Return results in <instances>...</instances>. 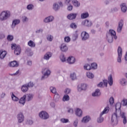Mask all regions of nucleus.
Listing matches in <instances>:
<instances>
[{
  "label": "nucleus",
  "mask_w": 127,
  "mask_h": 127,
  "mask_svg": "<svg viewBox=\"0 0 127 127\" xmlns=\"http://www.w3.org/2000/svg\"><path fill=\"white\" fill-rule=\"evenodd\" d=\"M121 108H122V104L120 102L116 103L115 106L116 112L112 114L111 119V123H112L113 125H118V119H119L120 117H121L122 119H123V122L124 125H126L127 123L126 113H122Z\"/></svg>",
  "instance_id": "nucleus-1"
},
{
  "label": "nucleus",
  "mask_w": 127,
  "mask_h": 127,
  "mask_svg": "<svg viewBox=\"0 0 127 127\" xmlns=\"http://www.w3.org/2000/svg\"><path fill=\"white\" fill-rule=\"evenodd\" d=\"M11 16V13L9 10L2 11L0 14V21H4L7 20Z\"/></svg>",
  "instance_id": "nucleus-2"
},
{
  "label": "nucleus",
  "mask_w": 127,
  "mask_h": 127,
  "mask_svg": "<svg viewBox=\"0 0 127 127\" xmlns=\"http://www.w3.org/2000/svg\"><path fill=\"white\" fill-rule=\"evenodd\" d=\"M11 49L14 50V53L15 55H19L21 53V48L19 45H17L16 44L11 45Z\"/></svg>",
  "instance_id": "nucleus-3"
},
{
  "label": "nucleus",
  "mask_w": 127,
  "mask_h": 127,
  "mask_svg": "<svg viewBox=\"0 0 127 127\" xmlns=\"http://www.w3.org/2000/svg\"><path fill=\"white\" fill-rule=\"evenodd\" d=\"M39 116L41 119L42 120H47L49 118V115H48V113L45 111H42L41 112Z\"/></svg>",
  "instance_id": "nucleus-4"
},
{
  "label": "nucleus",
  "mask_w": 127,
  "mask_h": 127,
  "mask_svg": "<svg viewBox=\"0 0 127 127\" xmlns=\"http://www.w3.org/2000/svg\"><path fill=\"white\" fill-rule=\"evenodd\" d=\"M118 58L117 59V61L118 63H122V56L123 55V50L122 48L119 47L118 49Z\"/></svg>",
  "instance_id": "nucleus-5"
},
{
  "label": "nucleus",
  "mask_w": 127,
  "mask_h": 127,
  "mask_svg": "<svg viewBox=\"0 0 127 127\" xmlns=\"http://www.w3.org/2000/svg\"><path fill=\"white\" fill-rule=\"evenodd\" d=\"M81 37L82 40L85 41L86 40H88L89 39V37H90V35L86 32H82L81 34Z\"/></svg>",
  "instance_id": "nucleus-6"
},
{
  "label": "nucleus",
  "mask_w": 127,
  "mask_h": 127,
  "mask_svg": "<svg viewBox=\"0 0 127 127\" xmlns=\"http://www.w3.org/2000/svg\"><path fill=\"white\" fill-rule=\"evenodd\" d=\"M17 118L18 123L19 124H21V123H23V122H24V116L23 115V114L21 113H19L17 115Z\"/></svg>",
  "instance_id": "nucleus-7"
},
{
  "label": "nucleus",
  "mask_w": 127,
  "mask_h": 127,
  "mask_svg": "<svg viewBox=\"0 0 127 127\" xmlns=\"http://www.w3.org/2000/svg\"><path fill=\"white\" fill-rule=\"evenodd\" d=\"M87 89V85L85 83H81L79 84L77 86V90L78 92H81V91H85Z\"/></svg>",
  "instance_id": "nucleus-8"
},
{
  "label": "nucleus",
  "mask_w": 127,
  "mask_h": 127,
  "mask_svg": "<svg viewBox=\"0 0 127 127\" xmlns=\"http://www.w3.org/2000/svg\"><path fill=\"white\" fill-rule=\"evenodd\" d=\"M123 26H124V21L121 20L118 23V26L117 27V32L118 33H121V32H122Z\"/></svg>",
  "instance_id": "nucleus-9"
},
{
  "label": "nucleus",
  "mask_w": 127,
  "mask_h": 127,
  "mask_svg": "<svg viewBox=\"0 0 127 127\" xmlns=\"http://www.w3.org/2000/svg\"><path fill=\"white\" fill-rule=\"evenodd\" d=\"M107 35H110V36L113 37L114 39L115 40L118 38L116 31H115V30H112V29L109 30V31L107 34Z\"/></svg>",
  "instance_id": "nucleus-10"
},
{
  "label": "nucleus",
  "mask_w": 127,
  "mask_h": 127,
  "mask_svg": "<svg viewBox=\"0 0 127 127\" xmlns=\"http://www.w3.org/2000/svg\"><path fill=\"white\" fill-rule=\"evenodd\" d=\"M53 20H54V17L53 16H49L44 19L43 22L45 23H49V22H52Z\"/></svg>",
  "instance_id": "nucleus-11"
},
{
  "label": "nucleus",
  "mask_w": 127,
  "mask_h": 127,
  "mask_svg": "<svg viewBox=\"0 0 127 127\" xmlns=\"http://www.w3.org/2000/svg\"><path fill=\"white\" fill-rule=\"evenodd\" d=\"M19 23H20V20L19 19H16L13 20L11 26V28H12L13 29L15 28V26H16L17 24H19Z\"/></svg>",
  "instance_id": "nucleus-12"
},
{
  "label": "nucleus",
  "mask_w": 127,
  "mask_h": 127,
  "mask_svg": "<svg viewBox=\"0 0 127 127\" xmlns=\"http://www.w3.org/2000/svg\"><path fill=\"white\" fill-rule=\"evenodd\" d=\"M77 13H71L67 16V18L70 20H73V19H76L77 15Z\"/></svg>",
  "instance_id": "nucleus-13"
},
{
  "label": "nucleus",
  "mask_w": 127,
  "mask_h": 127,
  "mask_svg": "<svg viewBox=\"0 0 127 127\" xmlns=\"http://www.w3.org/2000/svg\"><path fill=\"white\" fill-rule=\"evenodd\" d=\"M60 48L62 52H66L68 51V47H67V45H66V44H62L60 47Z\"/></svg>",
  "instance_id": "nucleus-14"
},
{
  "label": "nucleus",
  "mask_w": 127,
  "mask_h": 127,
  "mask_svg": "<svg viewBox=\"0 0 127 127\" xmlns=\"http://www.w3.org/2000/svg\"><path fill=\"white\" fill-rule=\"evenodd\" d=\"M104 85L108 87V80H103V82H100L98 84H97V87H100V88H103V86Z\"/></svg>",
  "instance_id": "nucleus-15"
},
{
  "label": "nucleus",
  "mask_w": 127,
  "mask_h": 127,
  "mask_svg": "<svg viewBox=\"0 0 127 127\" xmlns=\"http://www.w3.org/2000/svg\"><path fill=\"white\" fill-rule=\"evenodd\" d=\"M67 61L69 64H74L76 61V59L74 57L70 56L68 58Z\"/></svg>",
  "instance_id": "nucleus-16"
},
{
  "label": "nucleus",
  "mask_w": 127,
  "mask_h": 127,
  "mask_svg": "<svg viewBox=\"0 0 127 127\" xmlns=\"http://www.w3.org/2000/svg\"><path fill=\"white\" fill-rule=\"evenodd\" d=\"M91 121V117L89 116H86L82 118L81 120V123L83 124H87V123H89Z\"/></svg>",
  "instance_id": "nucleus-17"
},
{
  "label": "nucleus",
  "mask_w": 127,
  "mask_h": 127,
  "mask_svg": "<svg viewBox=\"0 0 127 127\" xmlns=\"http://www.w3.org/2000/svg\"><path fill=\"white\" fill-rule=\"evenodd\" d=\"M50 74H51V71L49 69L47 70L46 72L43 73L44 75L42 77V80H44L45 78H48Z\"/></svg>",
  "instance_id": "nucleus-18"
},
{
  "label": "nucleus",
  "mask_w": 127,
  "mask_h": 127,
  "mask_svg": "<svg viewBox=\"0 0 127 127\" xmlns=\"http://www.w3.org/2000/svg\"><path fill=\"white\" fill-rule=\"evenodd\" d=\"M82 25H85V26H88L90 27L92 26V22L89 21V20H85V21L82 22Z\"/></svg>",
  "instance_id": "nucleus-19"
},
{
  "label": "nucleus",
  "mask_w": 127,
  "mask_h": 127,
  "mask_svg": "<svg viewBox=\"0 0 127 127\" xmlns=\"http://www.w3.org/2000/svg\"><path fill=\"white\" fill-rule=\"evenodd\" d=\"M92 97H100L101 96V92L100 89H96L94 92L92 94Z\"/></svg>",
  "instance_id": "nucleus-20"
},
{
  "label": "nucleus",
  "mask_w": 127,
  "mask_h": 127,
  "mask_svg": "<svg viewBox=\"0 0 127 127\" xmlns=\"http://www.w3.org/2000/svg\"><path fill=\"white\" fill-rule=\"evenodd\" d=\"M19 64H18V63L17 62L14 61L13 62H11L9 64V66L10 67H18V65Z\"/></svg>",
  "instance_id": "nucleus-21"
},
{
  "label": "nucleus",
  "mask_w": 127,
  "mask_h": 127,
  "mask_svg": "<svg viewBox=\"0 0 127 127\" xmlns=\"http://www.w3.org/2000/svg\"><path fill=\"white\" fill-rule=\"evenodd\" d=\"M7 53L5 51L0 50V59H4L5 56H6V54Z\"/></svg>",
  "instance_id": "nucleus-22"
},
{
  "label": "nucleus",
  "mask_w": 127,
  "mask_h": 127,
  "mask_svg": "<svg viewBox=\"0 0 127 127\" xmlns=\"http://www.w3.org/2000/svg\"><path fill=\"white\" fill-rule=\"evenodd\" d=\"M121 10L122 12H127V4L123 3L121 4Z\"/></svg>",
  "instance_id": "nucleus-23"
},
{
  "label": "nucleus",
  "mask_w": 127,
  "mask_h": 127,
  "mask_svg": "<svg viewBox=\"0 0 127 127\" xmlns=\"http://www.w3.org/2000/svg\"><path fill=\"white\" fill-rule=\"evenodd\" d=\"M52 57V53L50 52H47L44 56V59L45 60H48L49 59H50L51 57Z\"/></svg>",
  "instance_id": "nucleus-24"
},
{
  "label": "nucleus",
  "mask_w": 127,
  "mask_h": 127,
  "mask_svg": "<svg viewBox=\"0 0 127 127\" xmlns=\"http://www.w3.org/2000/svg\"><path fill=\"white\" fill-rule=\"evenodd\" d=\"M25 101H26V95H24L22 97H21L19 101V104H22V105H24L25 104Z\"/></svg>",
  "instance_id": "nucleus-25"
},
{
  "label": "nucleus",
  "mask_w": 127,
  "mask_h": 127,
  "mask_svg": "<svg viewBox=\"0 0 127 127\" xmlns=\"http://www.w3.org/2000/svg\"><path fill=\"white\" fill-rule=\"evenodd\" d=\"M33 99V94H29L26 96V100L27 102H30Z\"/></svg>",
  "instance_id": "nucleus-26"
},
{
  "label": "nucleus",
  "mask_w": 127,
  "mask_h": 127,
  "mask_svg": "<svg viewBox=\"0 0 127 127\" xmlns=\"http://www.w3.org/2000/svg\"><path fill=\"white\" fill-rule=\"evenodd\" d=\"M83 114V112L81 109L77 108L75 111V115L77 116V117H82V115Z\"/></svg>",
  "instance_id": "nucleus-27"
},
{
  "label": "nucleus",
  "mask_w": 127,
  "mask_h": 127,
  "mask_svg": "<svg viewBox=\"0 0 127 127\" xmlns=\"http://www.w3.org/2000/svg\"><path fill=\"white\" fill-rule=\"evenodd\" d=\"M25 53L28 55V56H32V55H33V52L31 51V49L29 48L26 49Z\"/></svg>",
  "instance_id": "nucleus-28"
},
{
  "label": "nucleus",
  "mask_w": 127,
  "mask_h": 127,
  "mask_svg": "<svg viewBox=\"0 0 127 127\" xmlns=\"http://www.w3.org/2000/svg\"><path fill=\"white\" fill-rule=\"evenodd\" d=\"M21 90L23 93H26L28 91V87L26 84L23 85Z\"/></svg>",
  "instance_id": "nucleus-29"
},
{
  "label": "nucleus",
  "mask_w": 127,
  "mask_h": 127,
  "mask_svg": "<svg viewBox=\"0 0 127 127\" xmlns=\"http://www.w3.org/2000/svg\"><path fill=\"white\" fill-rule=\"evenodd\" d=\"M72 3L74 6L76 7H79V6H80V2L78 1L77 0H72Z\"/></svg>",
  "instance_id": "nucleus-30"
},
{
  "label": "nucleus",
  "mask_w": 127,
  "mask_h": 127,
  "mask_svg": "<svg viewBox=\"0 0 127 127\" xmlns=\"http://www.w3.org/2000/svg\"><path fill=\"white\" fill-rule=\"evenodd\" d=\"M107 40L109 43H113V41H114V37L110 36V35H107Z\"/></svg>",
  "instance_id": "nucleus-31"
},
{
  "label": "nucleus",
  "mask_w": 127,
  "mask_h": 127,
  "mask_svg": "<svg viewBox=\"0 0 127 127\" xmlns=\"http://www.w3.org/2000/svg\"><path fill=\"white\" fill-rule=\"evenodd\" d=\"M97 122L98 124H101L104 122V117H103V115L100 114L99 118L97 119Z\"/></svg>",
  "instance_id": "nucleus-32"
},
{
  "label": "nucleus",
  "mask_w": 127,
  "mask_h": 127,
  "mask_svg": "<svg viewBox=\"0 0 127 127\" xmlns=\"http://www.w3.org/2000/svg\"><path fill=\"white\" fill-rule=\"evenodd\" d=\"M78 35L79 34H78V30L75 31L74 34L72 36V40L73 41L77 40Z\"/></svg>",
  "instance_id": "nucleus-33"
},
{
  "label": "nucleus",
  "mask_w": 127,
  "mask_h": 127,
  "mask_svg": "<svg viewBox=\"0 0 127 127\" xmlns=\"http://www.w3.org/2000/svg\"><path fill=\"white\" fill-rule=\"evenodd\" d=\"M120 84L122 86H126L127 84V79L123 78L120 80Z\"/></svg>",
  "instance_id": "nucleus-34"
},
{
  "label": "nucleus",
  "mask_w": 127,
  "mask_h": 127,
  "mask_svg": "<svg viewBox=\"0 0 127 127\" xmlns=\"http://www.w3.org/2000/svg\"><path fill=\"white\" fill-rule=\"evenodd\" d=\"M60 7L59 5L57 3H54L53 5V9L55 10V11H57L59 10Z\"/></svg>",
  "instance_id": "nucleus-35"
},
{
  "label": "nucleus",
  "mask_w": 127,
  "mask_h": 127,
  "mask_svg": "<svg viewBox=\"0 0 127 127\" xmlns=\"http://www.w3.org/2000/svg\"><path fill=\"white\" fill-rule=\"evenodd\" d=\"M108 83L110 86L113 85V76H112V74L109 75L108 76Z\"/></svg>",
  "instance_id": "nucleus-36"
},
{
  "label": "nucleus",
  "mask_w": 127,
  "mask_h": 127,
  "mask_svg": "<svg viewBox=\"0 0 127 127\" xmlns=\"http://www.w3.org/2000/svg\"><path fill=\"white\" fill-rule=\"evenodd\" d=\"M69 100H70V97H69V95H68V94H65L64 95L63 97V102H67Z\"/></svg>",
  "instance_id": "nucleus-37"
},
{
  "label": "nucleus",
  "mask_w": 127,
  "mask_h": 127,
  "mask_svg": "<svg viewBox=\"0 0 127 127\" xmlns=\"http://www.w3.org/2000/svg\"><path fill=\"white\" fill-rule=\"evenodd\" d=\"M109 107H106L105 108L104 110L100 113V115L103 116V115H105V114H108L109 113Z\"/></svg>",
  "instance_id": "nucleus-38"
},
{
  "label": "nucleus",
  "mask_w": 127,
  "mask_h": 127,
  "mask_svg": "<svg viewBox=\"0 0 127 127\" xmlns=\"http://www.w3.org/2000/svg\"><path fill=\"white\" fill-rule=\"evenodd\" d=\"M86 76L87 78H89V79H93L94 77L93 73L90 72H86Z\"/></svg>",
  "instance_id": "nucleus-39"
},
{
  "label": "nucleus",
  "mask_w": 127,
  "mask_h": 127,
  "mask_svg": "<svg viewBox=\"0 0 127 127\" xmlns=\"http://www.w3.org/2000/svg\"><path fill=\"white\" fill-rule=\"evenodd\" d=\"M87 17H89V13H83L81 14V18H82V19L87 18Z\"/></svg>",
  "instance_id": "nucleus-40"
},
{
  "label": "nucleus",
  "mask_w": 127,
  "mask_h": 127,
  "mask_svg": "<svg viewBox=\"0 0 127 127\" xmlns=\"http://www.w3.org/2000/svg\"><path fill=\"white\" fill-rule=\"evenodd\" d=\"M28 45L30 46V47H35V43L33 42L32 40H30L28 43Z\"/></svg>",
  "instance_id": "nucleus-41"
},
{
  "label": "nucleus",
  "mask_w": 127,
  "mask_h": 127,
  "mask_svg": "<svg viewBox=\"0 0 127 127\" xmlns=\"http://www.w3.org/2000/svg\"><path fill=\"white\" fill-rule=\"evenodd\" d=\"M11 99L12 101H14V102H17L19 100L17 97L15 96V95L13 94V93H12Z\"/></svg>",
  "instance_id": "nucleus-42"
},
{
  "label": "nucleus",
  "mask_w": 127,
  "mask_h": 127,
  "mask_svg": "<svg viewBox=\"0 0 127 127\" xmlns=\"http://www.w3.org/2000/svg\"><path fill=\"white\" fill-rule=\"evenodd\" d=\"M34 8V5L32 4H29L27 6V9L28 10H32Z\"/></svg>",
  "instance_id": "nucleus-43"
},
{
  "label": "nucleus",
  "mask_w": 127,
  "mask_h": 127,
  "mask_svg": "<svg viewBox=\"0 0 127 127\" xmlns=\"http://www.w3.org/2000/svg\"><path fill=\"white\" fill-rule=\"evenodd\" d=\"M84 70H91L92 69V67L89 64H86L84 65Z\"/></svg>",
  "instance_id": "nucleus-44"
},
{
  "label": "nucleus",
  "mask_w": 127,
  "mask_h": 127,
  "mask_svg": "<svg viewBox=\"0 0 127 127\" xmlns=\"http://www.w3.org/2000/svg\"><path fill=\"white\" fill-rule=\"evenodd\" d=\"M50 90L51 92L52 93H53V94H56V93L57 92V90H56V88H55L54 87L51 86L50 88Z\"/></svg>",
  "instance_id": "nucleus-45"
},
{
  "label": "nucleus",
  "mask_w": 127,
  "mask_h": 127,
  "mask_svg": "<svg viewBox=\"0 0 127 127\" xmlns=\"http://www.w3.org/2000/svg\"><path fill=\"white\" fill-rule=\"evenodd\" d=\"M70 27L72 28V29H76L77 27V24L74 22H72L70 25Z\"/></svg>",
  "instance_id": "nucleus-46"
},
{
  "label": "nucleus",
  "mask_w": 127,
  "mask_h": 127,
  "mask_svg": "<svg viewBox=\"0 0 127 127\" xmlns=\"http://www.w3.org/2000/svg\"><path fill=\"white\" fill-rule=\"evenodd\" d=\"M70 78L72 80H76V79H77V77L76 76V73H72L70 74Z\"/></svg>",
  "instance_id": "nucleus-47"
},
{
  "label": "nucleus",
  "mask_w": 127,
  "mask_h": 127,
  "mask_svg": "<svg viewBox=\"0 0 127 127\" xmlns=\"http://www.w3.org/2000/svg\"><path fill=\"white\" fill-rule=\"evenodd\" d=\"M8 41H12L13 40V36L11 35H8L7 37Z\"/></svg>",
  "instance_id": "nucleus-48"
},
{
  "label": "nucleus",
  "mask_w": 127,
  "mask_h": 127,
  "mask_svg": "<svg viewBox=\"0 0 127 127\" xmlns=\"http://www.w3.org/2000/svg\"><path fill=\"white\" fill-rule=\"evenodd\" d=\"M47 39L48 41H52L53 40V37L51 35H48L47 37Z\"/></svg>",
  "instance_id": "nucleus-49"
},
{
  "label": "nucleus",
  "mask_w": 127,
  "mask_h": 127,
  "mask_svg": "<svg viewBox=\"0 0 127 127\" xmlns=\"http://www.w3.org/2000/svg\"><path fill=\"white\" fill-rule=\"evenodd\" d=\"M28 88H32L34 86V84L33 82H30L27 84H26Z\"/></svg>",
  "instance_id": "nucleus-50"
},
{
  "label": "nucleus",
  "mask_w": 127,
  "mask_h": 127,
  "mask_svg": "<svg viewBox=\"0 0 127 127\" xmlns=\"http://www.w3.org/2000/svg\"><path fill=\"white\" fill-rule=\"evenodd\" d=\"M110 104L111 106H113L114 103H115V99H114V97H111L109 100Z\"/></svg>",
  "instance_id": "nucleus-51"
},
{
  "label": "nucleus",
  "mask_w": 127,
  "mask_h": 127,
  "mask_svg": "<svg viewBox=\"0 0 127 127\" xmlns=\"http://www.w3.org/2000/svg\"><path fill=\"white\" fill-rule=\"evenodd\" d=\"M78 123H79V120H78V119H75L74 121H73V126L74 127H78Z\"/></svg>",
  "instance_id": "nucleus-52"
},
{
  "label": "nucleus",
  "mask_w": 127,
  "mask_h": 127,
  "mask_svg": "<svg viewBox=\"0 0 127 127\" xmlns=\"http://www.w3.org/2000/svg\"><path fill=\"white\" fill-rule=\"evenodd\" d=\"M60 59L62 62H65V61H66V58H65V56L64 55H61Z\"/></svg>",
  "instance_id": "nucleus-53"
},
{
  "label": "nucleus",
  "mask_w": 127,
  "mask_h": 127,
  "mask_svg": "<svg viewBox=\"0 0 127 127\" xmlns=\"http://www.w3.org/2000/svg\"><path fill=\"white\" fill-rule=\"evenodd\" d=\"M91 65L92 69H97V67L98 66V64L96 63H92Z\"/></svg>",
  "instance_id": "nucleus-54"
},
{
  "label": "nucleus",
  "mask_w": 127,
  "mask_h": 127,
  "mask_svg": "<svg viewBox=\"0 0 127 127\" xmlns=\"http://www.w3.org/2000/svg\"><path fill=\"white\" fill-rule=\"evenodd\" d=\"M71 40V38H70L69 37H64V42H66V43H68V42H70Z\"/></svg>",
  "instance_id": "nucleus-55"
},
{
  "label": "nucleus",
  "mask_w": 127,
  "mask_h": 127,
  "mask_svg": "<svg viewBox=\"0 0 127 127\" xmlns=\"http://www.w3.org/2000/svg\"><path fill=\"white\" fill-rule=\"evenodd\" d=\"M64 93L66 95L70 94L71 93V89L70 88H66L64 90Z\"/></svg>",
  "instance_id": "nucleus-56"
},
{
  "label": "nucleus",
  "mask_w": 127,
  "mask_h": 127,
  "mask_svg": "<svg viewBox=\"0 0 127 127\" xmlns=\"http://www.w3.org/2000/svg\"><path fill=\"white\" fill-rule=\"evenodd\" d=\"M61 122H62V123H63V124H65L66 123H68L69 122V120L63 118L61 120Z\"/></svg>",
  "instance_id": "nucleus-57"
},
{
  "label": "nucleus",
  "mask_w": 127,
  "mask_h": 127,
  "mask_svg": "<svg viewBox=\"0 0 127 127\" xmlns=\"http://www.w3.org/2000/svg\"><path fill=\"white\" fill-rule=\"evenodd\" d=\"M22 21L23 22H26L27 21H28V18L27 17L24 16L22 17Z\"/></svg>",
  "instance_id": "nucleus-58"
},
{
  "label": "nucleus",
  "mask_w": 127,
  "mask_h": 127,
  "mask_svg": "<svg viewBox=\"0 0 127 127\" xmlns=\"http://www.w3.org/2000/svg\"><path fill=\"white\" fill-rule=\"evenodd\" d=\"M67 10L69 11H71L72 9H73V5H68L67 8Z\"/></svg>",
  "instance_id": "nucleus-59"
},
{
  "label": "nucleus",
  "mask_w": 127,
  "mask_h": 127,
  "mask_svg": "<svg viewBox=\"0 0 127 127\" xmlns=\"http://www.w3.org/2000/svg\"><path fill=\"white\" fill-rule=\"evenodd\" d=\"M67 112L69 114H73L74 113V111L73 110V109H72V108H68Z\"/></svg>",
  "instance_id": "nucleus-60"
},
{
  "label": "nucleus",
  "mask_w": 127,
  "mask_h": 127,
  "mask_svg": "<svg viewBox=\"0 0 127 127\" xmlns=\"http://www.w3.org/2000/svg\"><path fill=\"white\" fill-rule=\"evenodd\" d=\"M122 103H123V106H127V99H124L123 100Z\"/></svg>",
  "instance_id": "nucleus-61"
},
{
  "label": "nucleus",
  "mask_w": 127,
  "mask_h": 127,
  "mask_svg": "<svg viewBox=\"0 0 127 127\" xmlns=\"http://www.w3.org/2000/svg\"><path fill=\"white\" fill-rule=\"evenodd\" d=\"M27 123L28 124V125H32L33 124V121L29 120L27 121Z\"/></svg>",
  "instance_id": "nucleus-62"
},
{
  "label": "nucleus",
  "mask_w": 127,
  "mask_h": 127,
  "mask_svg": "<svg viewBox=\"0 0 127 127\" xmlns=\"http://www.w3.org/2000/svg\"><path fill=\"white\" fill-rule=\"evenodd\" d=\"M4 37H5V36L4 34H0V39H3Z\"/></svg>",
  "instance_id": "nucleus-63"
},
{
  "label": "nucleus",
  "mask_w": 127,
  "mask_h": 127,
  "mask_svg": "<svg viewBox=\"0 0 127 127\" xmlns=\"http://www.w3.org/2000/svg\"><path fill=\"white\" fill-rule=\"evenodd\" d=\"M43 30L42 29H40L36 31V33H40V32H43Z\"/></svg>",
  "instance_id": "nucleus-64"
}]
</instances>
